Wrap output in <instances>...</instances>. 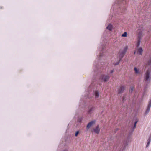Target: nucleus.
<instances>
[{
  "label": "nucleus",
  "mask_w": 151,
  "mask_h": 151,
  "mask_svg": "<svg viewBox=\"0 0 151 151\" xmlns=\"http://www.w3.org/2000/svg\"><path fill=\"white\" fill-rule=\"evenodd\" d=\"M95 96L96 98H98L99 97V93L97 91H96L95 93Z\"/></svg>",
  "instance_id": "2eb2a0df"
},
{
  "label": "nucleus",
  "mask_w": 151,
  "mask_h": 151,
  "mask_svg": "<svg viewBox=\"0 0 151 151\" xmlns=\"http://www.w3.org/2000/svg\"><path fill=\"white\" fill-rule=\"evenodd\" d=\"M151 141V139L150 137V138H149V139H148L147 141V143L146 146V147L147 148L148 147V146L149 145Z\"/></svg>",
  "instance_id": "1a4fd4ad"
},
{
  "label": "nucleus",
  "mask_w": 151,
  "mask_h": 151,
  "mask_svg": "<svg viewBox=\"0 0 151 151\" xmlns=\"http://www.w3.org/2000/svg\"><path fill=\"white\" fill-rule=\"evenodd\" d=\"M148 65H151V57L149 60L148 62Z\"/></svg>",
  "instance_id": "f3484780"
},
{
  "label": "nucleus",
  "mask_w": 151,
  "mask_h": 151,
  "mask_svg": "<svg viewBox=\"0 0 151 151\" xmlns=\"http://www.w3.org/2000/svg\"><path fill=\"white\" fill-rule=\"evenodd\" d=\"M148 106L149 107L151 106V99H150V100L149 102V103H148Z\"/></svg>",
  "instance_id": "6ab92c4d"
},
{
  "label": "nucleus",
  "mask_w": 151,
  "mask_h": 151,
  "mask_svg": "<svg viewBox=\"0 0 151 151\" xmlns=\"http://www.w3.org/2000/svg\"><path fill=\"white\" fill-rule=\"evenodd\" d=\"M79 133V131H77L75 134V136H77L78 134Z\"/></svg>",
  "instance_id": "412c9836"
},
{
  "label": "nucleus",
  "mask_w": 151,
  "mask_h": 151,
  "mask_svg": "<svg viewBox=\"0 0 151 151\" xmlns=\"http://www.w3.org/2000/svg\"><path fill=\"white\" fill-rule=\"evenodd\" d=\"M143 30L142 28L139 29L138 30L137 39L141 40L143 37L144 34L143 33Z\"/></svg>",
  "instance_id": "7ed1b4c3"
},
{
  "label": "nucleus",
  "mask_w": 151,
  "mask_h": 151,
  "mask_svg": "<svg viewBox=\"0 0 151 151\" xmlns=\"http://www.w3.org/2000/svg\"><path fill=\"white\" fill-rule=\"evenodd\" d=\"M143 51V50L142 48H139L138 50L137 53L140 55L141 54L142 52Z\"/></svg>",
  "instance_id": "9b49d317"
},
{
  "label": "nucleus",
  "mask_w": 151,
  "mask_h": 151,
  "mask_svg": "<svg viewBox=\"0 0 151 151\" xmlns=\"http://www.w3.org/2000/svg\"><path fill=\"white\" fill-rule=\"evenodd\" d=\"M95 110V108L94 107H92L89 108L88 111V113L89 114H91Z\"/></svg>",
  "instance_id": "6e6552de"
},
{
  "label": "nucleus",
  "mask_w": 151,
  "mask_h": 151,
  "mask_svg": "<svg viewBox=\"0 0 151 151\" xmlns=\"http://www.w3.org/2000/svg\"><path fill=\"white\" fill-rule=\"evenodd\" d=\"M107 29L109 30H111L112 29V25L111 24H109L107 27Z\"/></svg>",
  "instance_id": "9d476101"
},
{
  "label": "nucleus",
  "mask_w": 151,
  "mask_h": 151,
  "mask_svg": "<svg viewBox=\"0 0 151 151\" xmlns=\"http://www.w3.org/2000/svg\"><path fill=\"white\" fill-rule=\"evenodd\" d=\"M109 78V76L108 75H103L102 77V79L104 82L108 81Z\"/></svg>",
  "instance_id": "39448f33"
},
{
  "label": "nucleus",
  "mask_w": 151,
  "mask_h": 151,
  "mask_svg": "<svg viewBox=\"0 0 151 151\" xmlns=\"http://www.w3.org/2000/svg\"><path fill=\"white\" fill-rule=\"evenodd\" d=\"M150 107H149L148 106H147V109L145 112L146 114H147L149 112Z\"/></svg>",
  "instance_id": "ddd939ff"
},
{
  "label": "nucleus",
  "mask_w": 151,
  "mask_h": 151,
  "mask_svg": "<svg viewBox=\"0 0 151 151\" xmlns=\"http://www.w3.org/2000/svg\"><path fill=\"white\" fill-rule=\"evenodd\" d=\"M138 121H136L135 123H134V129L135 127H136V123H137Z\"/></svg>",
  "instance_id": "aec40b11"
},
{
  "label": "nucleus",
  "mask_w": 151,
  "mask_h": 151,
  "mask_svg": "<svg viewBox=\"0 0 151 151\" xmlns=\"http://www.w3.org/2000/svg\"><path fill=\"white\" fill-rule=\"evenodd\" d=\"M113 71H114V70H111V73H113Z\"/></svg>",
  "instance_id": "4be33fe9"
},
{
  "label": "nucleus",
  "mask_w": 151,
  "mask_h": 151,
  "mask_svg": "<svg viewBox=\"0 0 151 151\" xmlns=\"http://www.w3.org/2000/svg\"><path fill=\"white\" fill-rule=\"evenodd\" d=\"M127 35V33L126 32H124L123 34H122V37H126Z\"/></svg>",
  "instance_id": "dca6fc26"
},
{
  "label": "nucleus",
  "mask_w": 151,
  "mask_h": 151,
  "mask_svg": "<svg viewBox=\"0 0 151 151\" xmlns=\"http://www.w3.org/2000/svg\"><path fill=\"white\" fill-rule=\"evenodd\" d=\"M151 79V69H148L144 76V80L145 83H149Z\"/></svg>",
  "instance_id": "f257e3e1"
},
{
  "label": "nucleus",
  "mask_w": 151,
  "mask_h": 151,
  "mask_svg": "<svg viewBox=\"0 0 151 151\" xmlns=\"http://www.w3.org/2000/svg\"><path fill=\"white\" fill-rule=\"evenodd\" d=\"M124 97H123V100H124Z\"/></svg>",
  "instance_id": "5701e85b"
},
{
  "label": "nucleus",
  "mask_w": 151,
  "mask_h": 151,
  "mask_svg": "<svg viewBox=\"0 0 151 151\" xmlns=\"http://www.w3.org/2000/svg\"><path fill=\"white\" fill-rule=\"evenodd\" d=\"M128 49V47L127 46H126L124 48L122 52H119V55L120 58H119V61L118 62H117L114 64V65H118L119 63V61L121 60L122 58L123 57L124 55H125V53H126Z\"/></svg>",
  "instance_id": "f03ea898"
},
{
  "label": "nucleus",
  "mask_w": 151,
  "mask_h": 151,
  "mask_svg": "<svg viewBox=\"0 0 151 151\" xmlns=\"http://www.w3.org/2000/svg\"><path fill=\"white\" fill-rule=\"evenodd\" d=\"M95 122V121H92L89 122L87 126V128L88 129L92 125L94 124Z\"/></svg>",
  "instance_id": "0eeeda50"
},
{
  "label": "nucleus",
  "mask_w": 151,
  "mask_h": 151,
  "mask_svg": "<svg viewBox=\"0 0 151 151\" xmlns=\"http://www.w3.org/2000/svg\"><path fill=\"white\" fill-rule=\"evenodd\" d=\"M134 70L135 71V72L137 74H138L139 73V70L137 69L136 67H135L134 68Z\"/></svg>",
  "instance_id": "4468645a"
},
{
  "label": "nucleus",
  "mask_w": 151,
  "mask_h": 151,
  "mask_svg": "<svg viewBox=\"0 0 151 151\" xmlns=\"http://www.w3.org/2000/svg\"><path fill=\"white\" fill-rule=\"evenodd\" d=\"M125 89V86H121L118 89V93L119 94L122 93L124 91Z\"/></svg>",
  "instance_id": "20e7f679"
},
{
  "label": "nucleus",
  "mask_w": 151,
  "mask_h": 151,
  "mask_svg": "<svg viewBox=\"0 0 151 151\" xmlns=\"http://www.w3.org/2000/svg\"><path fill=\"white\" fill-rule=\"evenodd\" d=\"M93 130L95 133L98 134L100 132V129L99 125H98L95 128L93 129Z\"/></svg>",
  "instance_id": "423d86ee"
},
{
  "label": "nucleus",
  "mask_w": 151,
  "mask_h": 151,
  "mask_svg": "<svg viewBox=\"0 0 151 151\" xmlns=\"http://www.w3.org/2000/svg\"><path fill=\"white\" fill-rule=\"evenodd\" d=\"M63 151H67V150H65Z\"/></svg>",
  "instance_id": "b1692460"
},
{
  "label": "nucleus",
  "mask_w": 151,
  "mask_h": 151,
  "mask_svg": "<svg viewBox=\"0 0 151 151\" xmlns=\"http://www.w3.org/2000/svg\"><path fill=\"white\" fill-rule=\"evenodd\" d=\"M134 89V87L131 88L129 90V91L131 92H132L133 91Z\"/></svg>",
  "instance_id": "a211bd4d"
},
{
  "label": "nucleus",
  "mask_w": 151,
  "mask_h": 151,
  "mask_svg": "<svg viewBox=\"0 0 151 151\" xmlns=\"http://www.w3.org/2000/svg\"><path fill=\"white\" fill-rule=\"evenodd\" d=\"M141 42V40L137 39V43L136 44V47H138L140 45Z\"/></svg>",
  "instance_id": "f8f14e48"
},
{
  "label": "nucleus",
  "mask_w": 151,
  "mask_h": 151,
  "mask_svg": "<svg viewBox=\"0 0 151 151\" xmlns=\"http://www.w3.org/2000/svg\"><path fill=\"white\" fill-rule=\"evenodd\" d=\"M135 52H134V54H135Z\"/></svg>",
  "instance_id": "393cba45"
}]
</instances>
